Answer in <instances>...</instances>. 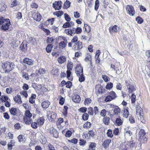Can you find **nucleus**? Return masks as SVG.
Returning a JSON list of instances; mask_svg holds the SVG:
<instances>
[{
    "label": "nucleus",
    "mask_w": 150,
    "mask_h": 150,
    "mask_svg": "<svg viewBox=\"0 0 150 150\" xmlns=\"http://www.w3.org/2000/svg\"><path fill=\"white\" fill-rule=\"evenodd\" d=\"M14 66V64L11 62H7L3 63L2 67L5 73H8L13 69Z\"/></svg>",
    "instance_id": "obj_1"
},
{
    "label": "nucleus",
    "mask_w": 150,
    "mask_h": 150,
    "mask_svg": "<svg viewBox=\"0 0 150 150\" xmlns=\"http://www.w3.org/2000/svg\"><path fill=\"white\" fill-rule=\"evenodd\" d=\"M146 133L144 129H141L140 130L139 135V140L142 143H145L146 142L147 138L145 136Z\"/></svg>",
    "instance_id": "obj_2"
},
{
    "label": "nucleus",
    "mask_w": 150,
    "mask_h": 150,
    "mask_svg": "<svg viewBox=\"0 0 150 150\" xmlns=\"http://www.w3.org/2000/svg\"><path fill=\"white\" fill-rule=\"evenodd\" d=\"M110 108H112L113 111V114H111V116L112 115H118L121 113V109L120 108L117 106L115 105L112 104H109Z\"/></svg>",
    "instance_id": "obj_3"
},
{
    "label": "nucleus",
    "mask_w": 150,
    "mask_h": 150,
    "mask_svg": "<svg viewBox=\"0 0 150 150\" xmlns=\"http://www.w3.org/2000/svg\"><path fill=\"white\" fill-rule=\"evenodd\" d=\"M77 40V38H73L71 40V42L74 43L73 47L75 50H80L82 48V42Z\"/></svg>",
    "instance_id": "obj_4"
},
{
    "label": "nucleus",
    "mask_w": 150,
    "mask_h": 150,
    "mask_svg": "<svg viewBox=\"0 0 150 150\" xmlns=\"http://www.w3.org/2000/svg\"><path fill=\"white\" fill-rule=\"evenodd\" d=\"M109 30L110 33L112 35L119 31V28L117 25H115L114 26H111L109 28Z\"/></svg>",
    "instance_id": "obj_5"
},
{
    "label": "nucleus",
    "mask_w": 150,
    "mask_h": 150,
    "mask_svg": "<svg viewBox=\"0 0 150 150\" xmlns=\"http://www.w3.org/2000/svg\"><path fill=\"white\" fill-rule=\"evenodd\" d=\"M126 9L127 13L130 16H132L135 14L134 8L132 6L127 5Z\"/></svg>",
    "instance_id": "obj_6"
},
{
    "label": "nucleus",
    "mask_w": 150,
    "mask_h": 150,
    "mask_svg": "<svg viewBox=\"0 0 150 150\" xmlns=\"http://www.w3.org/2000/svg\"><path fill=\"white\" fill-rule=\"evenodd\" d=\"M76 73L78 76L83 74V68L79 64H78L76 67Z\"/></svg>",
    "instance_id": "obj_7"
},
{
    "label": "nucleus",
    "mask_w": 150,
    "mask_h": 150,
    "mask_svg": "<svg viewBox=\"0 0 150 150\" xmlns=\"http://www.w3.org/2000/svg\"><path fill=\"white\" fill-rule=\"evenodd\" d=\"M57 114L53 112L49 111L48 112L47 117L51 120V121H54V120L56 118Z\"/></svg>",
    "instance_id": "obj_8"
},
{
    "label": "nucleus",
    "mask_w": 150,
    "mask_h": 150,
    "mask_svg": "<svg viewBox=\"0 0 150 150\" xmlns=\"http://www.w3.org/2000/svg\"><path fill=\"white\" fill-rule=\"evenodd\" d=\"M10 25V20L7 19L2 25L1 29L4 30H6L8 29Z\"/></svg>",
    "instance_id": "obj_9"
},
{
    "label": "nucleus",
    "mask_w": 150,
    "mask_h": 150,
    "mask_svg": "<svg viewBox=\"0 0 150 150\" xmlns=\"http://www.w3.org/2000/svg\"><path fill=\"white\" fill-rule=\"evenodd\" d=\"M62 3L61 1H55L53 4V7L55 10H59L62 7Z\"/></svg>",
    "instance_id": "obj_10"
},
{
    "label": "nucleus",
    "mask_w": 150,
    "mask_h": 150,
    "mask_svg": "<svg viewBox=\"0 0 150 150\" xmlns=\"http://www.w3.org/2000/svg\"><path fill=\"white\" fill-rule=\"evenodd\" d=\"M50 132L52 135H53L55 138H57L58 137V131L53 127H50Z\"/></svg>",
    "instance_id": "obj_11"
},
{
    "label": "nucleus",
    "mask_w": 150,
    "mask_h": 150,
    "mask_svg": "<svg viewBox=\"0 0 150 150\" xmlns=\"http://www.w3.org/2000/svg\"><path fill=\"white\" fill-rule=\"evenodd\" d=\"M126 85L128 88L129 93H132L133 92L136 91V89L132 83L128 85L127 84Z\"/></svg>",
    "instance_id": "obj_12"
},
{
    "label": "nucleus",
    "mask_w": 150,
    "mask_h": 150,
    "mask_svg": "<svg viewBox=\"0 0 150 150\" xmlns=\"http://www.w3.org/2000/svg\"><path fill=\"white\" fill-rule=\"evenodd\" d=\"M23 62L25 64L31 66L33 65L34 63V61L33 60L26 57L23 59Z\"/></svg>",
    "instance_id": "obj_13"
},
{
    "label": "nucleus",
    "mask_w": 150,
    "mask_h": 150,
    "mask_svg": "<svg viewBox=\"0 0 150 150\" xmlns=\"http://www.w3.org/2000/svg\"><path fill=\"white\" fill-rule=\"evenodd\" d=\"M34 19L38 21H40L41 18V16L40 14L39 13H35L32 15Z\"/></svg>",
    "instance_id": "obj_14"
},
{
    "label": "nucleus",
    "mask_w": 150,
    "mask_h": 150,
    "mask_svg": "<svg viewBox=\"0 0 150 150\" xmlns=\"http://www.w3.org/2000/svg\"><path fill=\"white\" fill-rule=\"evenodd\" d=\"M81 100L80 96L77 95H74L72 97V100L75 103H79L80 102Z\"/></svg>",
    "instance_id": "obj_15"
},
{
    "label": "nucleus",
    "mask_w": 150,
    "mask_h": 150,
    "mask_svg": "<svg viewBox=\"0 0 150 150\" xmlns=\"http://www.w3.org/2000/svg\"><path fill=\"white\" fill-rule=\"evenodd\" d=\"M23 120L25 124L27 125L30 124L32 121V120L31 118L27 116H24Z\"/></svg>",
    "instance_id": "obj_16"
},
{
    "label": "nucleus",
    "mask_w": 150,
    "mask_h": 150,
    "mask_svg": "<svg viewBox=\"0 0 150 150\" xmlns=\"http://www.w3.org/2000/svg\"><path fill=\"white\" fill-rule=\"evenodd\" d=\"M74 25V23L72 21L69 22H67L65 23L63 25V27L64 28H69L73 26Z\"/></svg>",
    "instance_id": "obj_17"
},
{
    "label": "nucleus",
    "mask_w": 150,
    "mask_h": 150,
    "mask_svg": "<svg viewBox=\"0 0 150 150\" xmlns=\"http://www.w3.org/2000/svg\"><path fill=\"white\" fill-rule=\"evenodd\" d=\"M111 142V140L110 139L105 140L103 142V146L104 148L106 149L108 147L109 144Z\"/></svg>",
    "instance_id": "obj_18"
},
{
    "label": "nucleus",
    "mask_w": 150,
    "mask_h": 150,
    "mask_svg": "<svg viewBox=\"0 0 150 150\" xmlns=\"http://www.w3.org/2000/svg\"><path fill=\"white\" fill-rule=\"evenodd\" d=\"M57 61L59 64H62L66 61V58L65 56H62L58 58Z\"/></svg>",
    "instance_id": "obj_19"
},
{
    "label": "nucleus",
    "mask_w": 150,
    "mask_h": 150,
    "mask_svg": "<svg viewBox=\"0 0 150 150\" xmlns=\"http://www.w3.org/2000/svg\"><path fill=\"white\" fill-rule=\"evenodd\" d=\"M18 110L15 108H12L9 110L11 114L13 115H17Z\"/></svg>",
    "instance_id": "obj_20"
},
{
    "label": "nucleus",
    "mask_w": 150,
    "mask_h": 150,
    "mask_svg": "<svg viewBox=\"0 0 150 150\" xmlns=\"http://www.w3.org/2000/svg\"><path fill=\"white\" fill-rule=\"evenodd\" d=\"M18 141L20 142H24L26 140L24 136L23 135H20L17 137Z\"/></svg>",
    "instance_id": "obj_21"
},
{
    "label": "nucleus",
    "mask_w": 150,
    "mask_h": 150,
    "mask_svg": "<svg viewBox=\"0 0 150 150\" xmlns=\"http://www.w3.org/2000/svg\"><path fill=\"white\" fill-rule=\"evenodd\" d=\"M45 121L43 117H41L38 119L37 123L39 126H41L43 125Z\"/></svg>",
    "instance_id": "obj_22"
},
{
    "label": "nucleus",
    "mask_w": 150,
    "mask_h": 150,
    "mask_svg": "<svg viewBox=\"0 0 150 150\" xmlns=\"http://www.w3.org/2000/svg\"><path fill=\"white\" fill-rule=\"evenodd\" d=\"M14 100L16 103H22L20 96L17 95L13 98Z\"/></svg>",
    "instance_id": "obj_23"
},
{
    "label": "nucleus",
    "mask_w": 150,
    "mask_h": 150,
    "mask_svg": "<svg viewBox=\"0 0 150 150\" xmlns=\"http://www.w3.org/2000/svg\"><path fill=\"white\" fill-rule=\"evenodd\" d=\"M122 113L123 116L125 118H127L129 115L128 110L127 108L124 109Z\"/></svg>",
    "instance_id": "obj_24"
},
{
    "label": "nucleus",
    "mask_w": 150,
    "mask_h": 150,
    "mask_svg": "<svg viewBox=\"0 0 150 150\" xmlns=\"http://www.w3.org/2000/svg\"><path fill=\"white\" fill-rule=\"evenodd\" d=\"M0 99L2 102L6 103L7 100H9V98L5 95H2L1 96Z\"/></svg>",
    "instance_id": "obj_25"
},
{
    "label": "nucleus",
    "mask_w": 150,
    "mask_h": 150,
    "mask_svg": "<svg viewBox=\"0 0 150 150\" xmlns=\"http://www.w3.org/2000/svg\"><path fill=\"white\" fill-rule=\"evenodd\" d=\"M109 95L111 97L112 99L113 100L117 97V96L115 93L112 91L109 93Z\"/></svg>",
    "instance_id": "obj_26"
},
{
    "label": "nucleus",
    "mask_w": 150,
    "mask_h": 150,
    "mask_svg": "<svg viewBox=\"0 0 150 150\" xmlns=\"http://www.w3.org/2000/svg\"><path fill=\"white\" fill-rule=\"evenodd\" d=\"M50 102L48 101H44L42 103V106L43 108H47L50 105Z\"/></svg>",
    "instance_id": "obj_27"
},
{
    "label": "nucleus",
    "mask_w": 150,
    "mask_h": 150,
    "mask_svg": "<svg viewBox=\"0 0 150 150\" xmlns=\"http://www.w3.org/2000/svg\"><path fill=\"white\" fill-rule=\"evenodd\" d=\"M96 146V144L95 143L91 142L89 146L88 150H95Z\"/></svg>",
    "instance_id": "obj_28"
},
{
    "label": "nucleus",
    "mask_w": 150,
    "mask_h": 150,
    "mask_svg": "<svg viewBox=\"0 0 150 150\" xmlns=\"http://www.w3.org/2000/svg\"><path fill=\"white\" fill-rule=\"evenodd\" d=\"M110 118L109 117L107 116L104 117L103 119V123L106 125H108L109 123Z\"/></svg>",
    "instance_id": "obj_29"
},
{
    "label": "nucleus",
    "mask_w": 150,
    "mask_h": 150,
    "mask_svg": "<svg viewBox=\"0 0 150 150\" xmlns=\"http://www.w3.org/2000/svg\"><path fill=\"white\" fill-rule=\"evenodd\" d=\"M40 141L42 144H45L47 142V139L45 137L42 135L40 136Z\"/></svg>",
    "instance_id": "obj_30"
},
{
    "label": "nucleus",
    "mask_w": 150,
    "mask_h": 150,
    "mask_svg": "<svg viewBox=\"0 0 150 150\" xmlns=\"http://www.w3.org/2000/svg\"><path fill=\"white\" fill-rule=\"evenodd\" d=\"M67 67L68 70H71L73 68V65L71 62L68 61Z\"/></svg>",
    "instance_id": "obj_31"
},
{
    "label": "nucleus",
    "mask_w": 150,
    "mask_h": 150,
    "mask_svg": "<svg viewBox=\"0 0 150 150\" xmlns=\"http://www.w3.org/2000/svg\"><path fill=\"white\" fill-rule=\"evenodd\" d=\"M64 13L63 11H56L53 13L54 15H56L58 17H59L62 16Z\"/></svg>",
    "instance_id": "obj_32"
},
{
    "label": "nucleus",
    "mask_w": 150,
    "mask_h": 150,
    "mask_svg": "<svg viewBox=\"0 0 150 150\" xmlns=\"http://www.w3.org/2000/svg\"><path fill=\"white\" fill-rule=\"evenodd\" d=\"M122 120L119 118H117L116 120L115 123L117 125L120 126L122 125Z\"/></svg>",
    "instance_id": "obj_33"
},
{
    "label": "nucleus",
    "mask_w": 150,
    "mask_h": 150,
    "mask_svg": "<svg viewBox=\"0 0 150 150\" xmlns=\"http://www.w3.org/2000/svg\"><path fill=\"white\" fill-rule=\"evenodd\" d=\"M53 47V45H47L46 48V50L47 52H50Z\"/></svg>",
    "instance_id": "obj_34"
},
{
    "label": "nucleus",
    "mask_w": 150,
    "mask_h": 150,
    "mask_svg": "<svg viewBox=\"0 0 150 150\" xmlns=\"http://www.w3.org/2000/svg\"><path fill=\"white\" fill-rule=\"evenodd\" d=\"M107 136L111 138L113 137V135L112 134V131L111 129H109L107 130L106 133Z\"/></svg>",
    "instance_id": "obj_35"
},
{
    "label": "nucleus",
    "mask_w": 150,
    "mask_h": 150,
    "mask_svg": "<svg viewBox=\"0 0 150 150\" xmlns=\"http://www.w3.org/2000/svg\"><path fill=\"white\" fill-rule=\"evenodd\" d=\"M71 3L68 1H67L64 3V7L65 9L68 8L70 6Z\"/></svg>",
    "instance_id": "obj_36"
},
{
    "label": "nucleus",
    "mask_w": 150,
    "mask_h": 150,
    "mask_svg": "<svg viewBox=\"0 0 150 150\" xmlns=\"http://www.w3.org/2000/svg\"><path fill=\"white\" fill-rule=\"evenodd\" d=\"M27 45L26 44H24L23 43H22L20 46L21 49L23 51H25L27 49Z\"/></svg>",
    "instance_id": "obj_37"
},
{
    "label": "nucleus",
    "mask_w": 150,
    "mask_h": 150,
    "mask_svg": "<svg viewBox=\"0 0 150 150\" xmlns=\"http://www.w3.org/2000/svg\"><path fill=\"white\" fill-rule=\"evenodd\" d=\"M15 144V143L13 142V141L11 140L10 142L8 143V148L10 150L11 149L12 147L13 146H14Z\"/></svg>",
    "instance_id": "obj_38"
},
{
    "label": "nucleus",
    "mask_w": 150,
    "mask_h": 150,
    "mask_svg": "<svg viewBox=\"0 0 150 150\" xmlns=\"http://www.w3.org/2000/svg\"><path fill=\"white\" fill-rule=\"evenodd\" d=\"M136 20L139 24H141L143 22V19L140 16L137 17L136 18Z\"/></svg>",
    "instance_id": "obj_39"
},
{
    "label": "nucleus",
    "mask_w": 150,
    "mask_h": 150,
    "mask_svg": "<svg viewBox=\"0 0 150 150\" xmlns=\"http://www.w3.org/2000/svg\"><path fill=\"white\" fill-rule=\"evenodd\" d=\"M66 45L65 42L63 41L61 42L59 45V48L61 49H63L66 47Z\"/></svg>",
    "instance_id": "obj_40"
},
{
    "label": "nucleus",
    "mask_w": 150,
    "mask_h": 150,
    "mask_svg": "<svg viewBox=\"0 0 150 150\" xmlns=\"http://www.w3.org/2000/svg\"><path fill=\"white\" fill-rule=\"evenodd\" d=\"M113 86V83L111 82H109L107 83L106 86V88L107 89L110 90L112 88Z\"/></svg>",
    "instance_id": "obj_41"
},
{
    "label": "nucleus",
    "mask_w": 150,
    "mask_h": 150,
    "mask_svg": "<svg viewBox=\"0 0 150 150\" xmlns=\"http://www.w3.org/2000/svg\"><path fill=\"white\" fill-rule=\"evenodd\" d=\"M107 114V111L105 109L101 110L100 112V115L103 117H105Z\"/></svg>",
    "instance_id": "obj_42"
},
{
    "label": "nucleus",
    "mask_w": 150,
    "mask_h": 150,
    "mask_svg": "<svg viewBox=\"0 0 150 150\" xmlns=\"http://www.w3.org/2000/svg\"><path fill=\"white\" fill-rule=\"evenodd\" d=\"M89 115L87 113H83L82 116V118L83 120L85 121L88 119Z\"/></svg>",
    "instance_id": "obj_43"
},
{
    "label": "nucleus",
    "mask_w": 150,
    "mask_h": 150,
    "mask_svg": "<svg viewBox=\"0 0 150 150\" xmlns=\"http://www.w3.org/2000/svg\"><path fill=\"white\" fill-rule=\"evenodd\" d=\"M136 114H140V113L141 112H142L143 111L142 110V109L139 106H137L136 108Z\"/></svg>",
    "instance_id": "obj_44"
},
{
    "label": "nucleus",
    "mask_w": 150,
    "mask_h": 150,
    "mask_svg": "<svg viewBox=\"0 0 150 150\" xmlns=\"http://www.w3.org/2000/svg\"><path fill=\"white\" fill-rule=\"evenodd\" d=\"M91 124L88 121L86 122L83 125V127L86 128H90L91 127Z\"/></svg>",
    "instance_id": "obj_45"
},
{
    "label": "nucleus",
    "mask_w": 150,
    "mask_h": 150,
    "mask_svg": "<svg viewBox=\"0 0 150 150\" xmlns=\"http://www.w3.org/2000/svg\"><path fill=\"white\" fill-rule=\"evenodd\" d=\"M132 103H134L136 101V95L134 94H132L131 98Z\"/></svg>",
    "instance_id": "obj_46"
},
{
    "label": "nucleus",
    "mask_w": 150,
    "mask_h": 150,
    "mask_svg": "<svg viewBox=\"0 0 150 150\" xmlns=\"http://www.w3.org/2000/svg\"><path fill=\"white\" fill-rule=\"evenodd\" d=\"M85 60L86 61H90L91 64H92L91 62V56L89 54H87L86 55V57L85 59Z\"/></svg>",
    "instance_id": "obj_47"
},
{
    "label": "nucleus",
    "mask_w": 150,
    "mask_h": 150,
    "mask_svg": "<svg viewBox=\"0 0 150 150\" xmlns=\"http://www.w3.org/2000/svg\"><path fill=\"white\" fill-rule=\"evenodd\" d=\"M58 71L59 70L58 69H53L51 71V73L55 76H57L58 74Z\"/></svg>",
    "instance_id": "obj_48"
},
{
    "label": "nucleus",
    "mask_w": 150,
    "mask_h": 150,
    "mask_svg": "<svg viewBox=\"0 0 150 150\" xmlns=\"http://www.w3.org/2000/svg\"><path fill=\"white\" fill-rule=\"evenodd\" d=\"M87 110V108L86 107H82L78 109V111L82 113H86Z\"/></svg>",
    "instance_id": "obj_49"
},
{
    "label": "nucleus",
    "mask_w": 150,
    "mask_h": 150,
    "mask_svg": "<svg viewBox=\"0 0 150 150\" xmlns=\"http://www.w3.org/2000/svg\"><path fill=\"white\" fill-rule=\"evenodd\" d=\"M25 116L29 117L31 118L32 117V115L29 110H26L25 113Z\"/></svg>",
    "instance_id": "obj_50"
},
{
    "label": "nucleus",
    "mask_w": 150,
    "mask_h": 150,
    "mask_svg": "<svg viewBox=\"0 0 150 150\" xmlns=\"http://www.w3.org/2000/svg\"><path fill=\"white\" fill-rule=\"evenodd\" d=\"M99 2L98 0H96L95 2V10L97 11L99 6Z\"/></svg>",
    "instance_id": "obj_51"
},
{
    "label": "nucleus",
    "mask_w": 150,
    "mask_h": 150,
    "mask_svg": "<svg viewBox=\"0 0 150 150\" xmlns=\"http://www.w3.org/2000/svg\"><path fill=\"white\" fill-rule=\"evenodd\" d=\"M78 77H79V81L80 82H82L84 81L85 79L83 74L82 75L81 74Z\"/></svg>",
    "instance_id": "obj_52"
},
{
    "label": "nucleus",
    "mask_w": 150,
    "mask_h": 150,
    "mask_svg": "<svg viewBox=\"0 0 150 150\" xmlns=\"http://www.w3.org/2000/svg\"><path fill=\"white\" fill-rule=\"evenodd\" d=\"M112 100H113L111 98V97L109 95L106 96L105 99V101L106 102H110Z\"/></svg>",
    "instance_id": "obj_53"
},
{
    "label": "nucleus",
    "mask_w": 150,
    "mask_h": 150,
    "mask_svg": "<svg viewBox=\"0 0 150 150\" xmlns=\"http://www.w3.org/2000/svg\"><path fill=\"white\" fill-rule=\"evenodd\" d=\"M20 94L23 95V96H24L26 98L28 97V95L27 92L26 91L23 90L21 91L20 92Z\"/></svg>",
    "instance_id": "obj_54"
},
{
    "label": "nucleus",
    "mask_w": 150,
    "mask_h": 150,
    "mask_svg": "<svg viewBox=\"0 0 150 150\" xmlns=\"http://www.w3.org/2000/svg\"><path fill=\"white\" fill-rule=\"evenodd\" d=\"M102 78L105 81L107 82L109 81L110 79L106 75H103Z\"/></svg>",
    "instance_id": "obj_55"
},
{
    "label": "nucleus",
    "mask_w": 150,
    "mask_h": 150,
    "mask_svg": "<svg viewBox=\"0 0 150 150\" xmlns=\"http://www.w3.org/2000/svg\"><path fill=\"white\" fill-rule=\"evenodd\" d=\"M93 109L92 108L89 107L88 108V114L90 115H93Z\"/></svg>",
    "instance_id": "obj_56"
},
{
    "label": "nucleus",
    "mask_w": 150,
    "mask_h": 150,
    "mask_svg": "<svg viewBox=\"0 0 150 150\" xmlns=\"http://www.w3.org/2000/svg\"><path fill=\"white\" fill-rule=\"evenodd\" d=\"M22 76L25 78L26 80H28L29 79L28 75V73L25 72L23 73Z\"/></svg>",
    "instance_id": "obj_57"
},
{
    "label": "nucleus",
    "mask_w": 150,
    "mask_h": 150,
    "mask_svg": "<svg viewBox=\"0 0 150 150\" xmlns=\"http://www.w3.org/2000/svg\"><path fill=\"white\" fill-rule=\"evenodd\" d=\"M132 134V132L130 131H126L125 132V136L126 137L130 136Z\"/></svg>",
    "instance_id": "obj_58"
},
{
    "label": "nucleus",
    "mask_w": 150,
    "mask_h": 150,
    "mask_svg": "<svg viewBox=\"0 0 150 150\" xmlns=\"http://www.w3.org/2000/svg\"><path fill=\"white\" fill-rule=\"evenodd\" d=\"M65 19L67 21H69L71 20V18L66 13L64 14Z\"/></svg>",
    "instance_id": "obj_59"
},
{
    "label": "nucleus",
    "mask_w": 150,
    "mask_h": 150,
    "mask_svg": "<svg viewBox=\"0 0 150 150\" xmlns=\"http://www.w3.org/2000/svg\"><path fill=\"white\" fill-rule=\"evenodd\" d=\"M37 123L36 122H32L31 123V127L34 129H36L38 127Z\"/></svg>",
    "instance_id": "obj_60"
},
{
    "label": "nucleus",
    "mask_w": 150,
    "mask_h": 150,
    "mask_svg": "<svg viewBox=\"0 0 150 150\" xmlns=\"http://www.w3.org/2000/svg\"><path fill=\"white\" fill-rule=\"evenodd\" d=\"M18 4L17 1L16 0H15L13 1L11 5V7H13L14 6H16Z\"/></svg>",
    "instance_id": "obj_61"
},
{
    "label": "nucleus",
    "mask_w": 150,
    "mask_h": 150,
    "mask_svg": "<svg viewBox=\"0 0 150 150\" xmlns=\"http://www.w3.org/2000/svg\"><path fill=\"white\" fill-rule=\"evenodd\" d=\"M64 121L63 118H59L58 119V120L57 121L56 123L57 125H60Z\"/></svg>",
    "instance_id": "obj_62"
},
{
    "label": "nucleus",
    "mask_w": 150,
    "mask_h": 150,
    "mask_svg": "<svg viewBox=\"0 0 150 150\" xmlns=\"http://www.w3.org/2000/svg\"><path fill=\"white\" fill-rule=\"evenodd\" d=\"M72 133L71 131L68 130L67 131L65 134V136L66 137H70Z\"/></svg>",
    "instance_id": "obj_63"
},
{
    "label": "nucleus",
    "mask_w": 150,
    "mask_h": 150,
    "mask_svg": "<svg viewBox=\"0 0 150 150\" xmlns=\"http://www.w3.org/2000/svg\"><path fill=\"white\" fill-rule=\"evenodd\" d=\"M48 150H56L55 149L54 147L50 143L48 144Z\"/></svg>",
    "instance_id": "obj_64"
}]
</instances>
